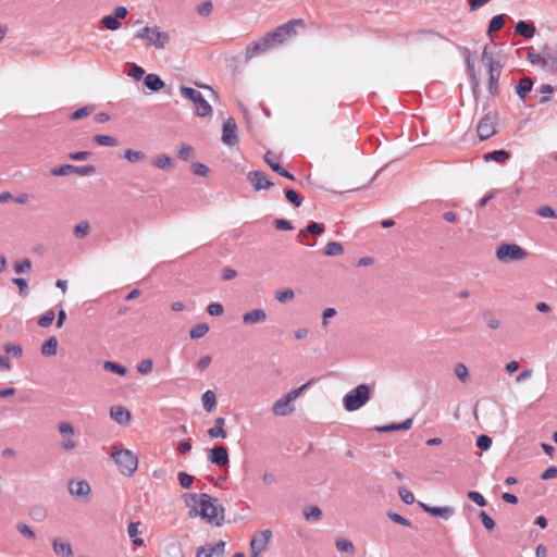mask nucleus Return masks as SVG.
Segmentation results:
<instances>
[{"mask_svg":"<svg viewBox=\"0 0 557 557\" xmlns=\"http://www.w3.org/2000/svg\"><path fill=\"white\" fill-rule=\"evenodd\" d=\"M371 398V387L359 384L343 397V406L346 411L354 412L362 408Z\"/></svg>","mask_w":557,"mask_h":557,"instance_id":"nucleus-1","label":"nucleus"},{"mask_svg":"<svg viewBox=\"0 0 557 557\" xmlns=\"http://www.w3.org/2000/svg\"><path fill=\"white\" fill-rule=\"evenodd\" d=\"M208 460L218 467L228 466L230 455L227 448L222 445H215L208 449Z\"/></svg>","mask_w":557,"mask_h":557,"instance_id":"nucleus-9","label":"nucleus"},{"mask_svg":"<svg viewBox=\"0 0 557 557\" xmlns=\"http://www.w3.org/2000/svg\"><path fill=\"white\" fill-rule=\"evenodd\" d=\"M413 423V418H408L404 420L400 423H389L385 425H380L375 428V431L380 433H388V432H395V431H407L411 429Z\"/></svg>","mask_w":557,"mask_h":557,"instance_id":"nucleus-19","label":"nucleus"},{"mask_svg":"<svg viewBox=\"0 0 557 557\" xmlns=\"http://www.w3.org/2000/svg\"><path fill=\"white\" fill-rule=\"evenodd\" d=\"M247 180L252 184L255 190L257 191L269 189L274 185V183L269 180L267 174L259 170L250 171L247 175Z\"/></svg>","mask_w":557,"mask_h":557,"instance_id":"nucleus-12","label":"nucleus"},{"mask_svg":"<svg viewBox=\"0 0 557 557\" xmlns=\"http://www.w3.org/2000/svg\"><path fill=\"white\" fill-rule=\"evenodd\" d=\"M335 545L339 552L344 553H352L355 549L352 542L345 537L337 539Z\"/></svg>","mask_w":557,"mask_h":557,"instance_id":"nucleus-45","label":"nucleus"},{"mask_svg":"<svg viewBox=\"0 0 557 557\" xmlns=\"http://www.w3.org/2000/svg\"><path fill=\"white\" fill-rule=\"evenodd\" d=\"M503 69H491L487 71V90L492 96H497L499 92L498 83Z\"/></svg>","mask_w":557,"mask_h":557,"instance_id":"nucleus-23","label":"nucleus"},{"mask_svg":"<svg viewBox=\"0 0 557 557\" xmlns=\"http://www.w3.org/2000/svg\"><path fill=\"white\" fill-rule=\"evenodd\" d=\"M194 156V148L187 144H183L177 152V157L183 161H188Z\"/></svg>","mask_w":557,"mask_h":557,"instance_id":"nucleus-56","label":"nucleus"},{"mask_svg":"<svg viewBox=\"0 0 557 557\" xmlns=\"http://www.w3.org/2000/svg\"><path fill=\"white\" fill-rule=\"evenodd\" d=\"M73 170H74L73 164H61L59 166L52 168L50 173L53 176H63V175L72 174Z\"/></svg>","mask_w":557,"mask_h":557,"instance_id":"nucleus-46","label":"nucleus"},{"mask_svg":"<svg viewBox=\"0 0 557 557\" xmlns=\"http://www.w3.org/2000/svg\"><path fill=\"white\" fill-rule=\"evenodd\" d=\"M242 319L244 324L251 325L264 321L267 319V313L263 309H252L245 312Z\"/></svg>","mask_w":557,"mask_h":557,"instance_id":"nucleus-25","label":"nucleus"},{"mask_svg":"<svg viewBox=\"0 0 557 557\" xmlns=\"http://www.w3.org/2000/svg\"><path fill=\"white\" fill-rule=\"evenodd\" d=\"M110 417L119 424H126L131 421V412L123 406H112Z\"/></svg>","mask_w":557,"mask_h":557,"instance_id":"nucleus-22","label":"nucleus"},{"mask_svg":"<svg viewBox=\"0 0 557 557\" xmlns=\"http://www.w3.org/2000/svg\"><path fill=\"white\" fill-rule=\"evenodd\" d=\"M101 24L109 30H116L122 26V23L115 17L113 13L104 15L101 18Z\"/></svg>","mask_w":557,"mask_h":557,"instance_id":"nucleus-37","label":"nucleus"},{"mask_svg":"<svg viewBox=\"0 0 557 557\" xmlns=\"http://www.w3.org/2000/svg\"><path fill=\"white\" fill-rule=\"evenodd\" d=\"M57 349L58 338L55 336H50L42 343L40 351L44 356L50 357L57 354Z\"/></svg>","mask_w":557,"mask_h":557,"instance_id":"nucleus-31","label":"nucleus"},{"mask_svg":"<svg viewBox=\"0 0 557 557\" xmlns=\"http://www.w3.org/2000/svg\"><path fill=\"white\" fill-rule=\"evenodd\" d=\"M135 37L147 40L149 45L157 49H163L170 41V35L165 32H161L157 26H145L137 30Z\"/></svg>","mask_w":557,"mask_h":557,"instance_id":"nucleus-5","label":"nucleus"},{"mask_svg":"<svg viewBox=\"0 0 557 557\" xmlns=\"http://www.w3.org/2000/svg\"><path fill=\"white\" fill-rule=\"evenodd\" d=\"M152 164L158 169L164 170L172 164V159L168 154L161 153L154 158Z\"/></svg>","mask_w":557,"mask_h":557,"instance_id":"nucleus-43","label":"nucleus"},{"mask_svg":"<svg viewBox=\"0 0 557 557\" xmlns=\"http://www.w3.org/2000/svg\"><path fill=\"white\" fill-rule=\"evenodd\" d=\"M140 522H131L127 525V534L131 537L132 544L136 547H140L144 545V540L138 536Z\"/></svg>","mask_w":557,"mask_h":557,"instance_id":"nucleus-30","label":"nucleus"},{"mask_svg":"<svg viewBox=\"0 0 557 557\" xmlns=\"http://www.w3.org/2000/svg\"><path fill=\"white\" fill-rule=\"evenodd\" d=\"M315 382V377H312L307 383L300 385L297 388L289 391L283 397L278 398L274 404L272 411L275 416L285 417L290 414L295 408L292 405L297 397H299L308 387H310Z\"/></svg>","mask_w":557,"mask_h":557,"instance_id":"nucleus-2","label":"nucleus"},{"mask_svg":"<svg viewBox=\"0 0 557 557\" xmlns=\"http://www.w3.org/2000/svg\"><path fill=\"white\" fill-rule=\"evenodd\" d=\"M476 133L479 139L486 140L497 133L491 113H486L478 123Z\"/></svg>","mask_w":557,"mask_h":557,"instance_id":"nucleus-11","label":"nucleus"},{"mask_svg":"<svg viewBox=\"0 0 557 557\" xmlns=\"http://www.w3.org/2000/svg\"><path fill=\"white\" fill-rule=\"evenodd\" d=\"M74 174H77L79 176H89L96 173V166L91 164L81 165L76 166L74 165L73 170Z\"/></svg>","mask_w":557,"mask_h":557,"instance_id":"nucleus-52","label":"nucleus"},{"mask_svg":"<svg viewBox=\"0 0 557 557\" xmlns=\"http://www.w3.org/2000/svg\"><path fill=\"white\" fill-rule=\"evenodd\" d=\"M271 537L272 531L269 529L262 530L251 537L250 552L253 553V557H258L263 550H265Z\"/></svg>","mask_w":557,"mask_h":557,"instance_id":"nucleus-8","label":"nucleus"},{"mask_svg":"<svg viewBox=\"0 0 557 557\" xmlns=\"http://www.w3.org/2000/svg\"><path fill=\"white\" fill-rule=\"evenodd\" d=\"M479 517H480V519L482 521L483 527L487 531L494 530L496 523H495L494 519L486 511L481 510L480 513H479Z\"/></svg>","mask_w":557,"mask_h":557,"instance_id":"nucleus-54","label":"nucleus"},{"mask_svg":"<svg viewBox=\"0 0 557 557\" xmlns=\"http://www.w3.org/2000/svg\"><path fill=\"white\" fill-rule=\"evenodd\" d=\"M461 53H462V55L465 58V61H466V66H467V73H468V76H469V81H473L476 77V74H475V71H474V64L471 61L470 50L467 47H463L462 50H461Z\"/></svg>","mask_w":557,"mask_h":557,"instance_id":"nucleus-36","label":"nucleus"},{"mask_svg":"<svg viewBox=\"0 0 557 557\" xmlns=\"http://www.w3.org/2000/svg\"><path fill=\"white\" fill-rule=\"evenodd\" d=\"M467 497L479 507H485L487 505L485 497L478 491H469Z\"/></svg>","mask_w":557,"mask_h":557,"instance_id":"nucleus-49","label":"nucleus"},{"mask_svg":"<svg viewBox=\"0 0 557 557\" xmlns=\"http://www.w3.org/2000/svg\"><path fill=\"white\" fill-rule=\"evenodd\" d=\"M224 425H225V418H223V417L215 418L214 426H212L208 430L209 437L222 438V440L226 438L227 432L224 430Z\"/></svg>","mask_w":557,"mask_h":557,"instance_id":"nucleus-27","label":"nucleus"},{"mask_svg":"<svg viewBox=\"0 0 557 557\" xmlns=\"http://www.w3.org/2000/svg\"><path fill=\"white\" fill-rule=\"evenodd\" d=\"M177 479L183 488H190L194 482V476L185 471L178 472Z\"/></svg>","mask_w":557,"mask_h":557,"instance_id":"nucleus-53","label":"nucleus"},{"mask_svg":"<svg viewBox=\"0 0 557 557\" xmlns=\"http://www.w3.org/2000/svg\"><path fill=\"white\" fill-rule=\"evenodd\" d=\"M505 17H506L505 14H498V15L493 16L490 20L488 27H487V35L490 37H492L493 33L499 30L504 26Z\"/></svg>","mask_w":557,"mask_h":557,"instance_id":"nucleus-33","label":"nucleus"},{"mask_svg":"<svg viewBox=\"0 0 557 557\" xmlns=\"http://www.w3.org/2000/svg\"><path fill=\"white\" fill-rule=\"evenodd\" d=\"M294 298V292L290 288H284L275 292V299L280 302H286Z\"/></svg>","mask_w":557,"mask_h":557,"instance_id":"nucleus-57","label":"nucleus"},{"mask_svg":"<svg viewBox=\"0 0 557 557\" xmlns=\"http://www.w3.org/2000/svg\"><path fill=\"white\" fill-rule=\"evenodd\" d=\"M209 329L208 323H197L189 330V336L191 339H199L208 333Z\"/></svg>","mask_w":557,"mask_h":557,"instance_id":"nucleus-34","label":"nucleus"},{"mask_svg":"<svg viewBox=\"0 0 557 557\" xmlns=\"http://www.w3.org/2000/svg\"><path fill=\"white\" fill-rule=\"evenodd\" d=\"M398 495L406 505H411L414 502V495L412 492L404 486L398 488Z\"/></svg>","mask_w":557,"mask_h":557,"instance_id":"nucleus-59","label":"nucleus"},{"mask_svg":"<svg viewBox=\"0 0 557 557\" xmlns=\"http://www.w3.org/2000/svg\"><path fill=\"white\" fill-rule=\"evenodd\" d=\"M32 268V262L28 258H24L22 260H17L13 264L14 272L16 274H22Z\"/></svg>","mask_w":557,"mask_h":557,"instance_id":"nucleus-47","label":"nucleus"},{"mask_svg":"<svg viewBox=\"0 0 557 557\" xmlns=\"http://www.w3.org/2000/svg\"><path fill=\"white\" fill-rule=\"evenodd\" d=\"M495 255L499 261L509 262L523 259L528 252L515 243H503L496 248Z\"/></svg>","mask_w":557,"mask_h":557,"instance_id":"nucleus-6","label":"nucleus"},{"mask_svg":"<svg viewBox=\"0 0 557 557\" xmlns=\"http://www.w3.org/2000/svg\"><path fill=\"white\" fill-rule=\"evenodd\" d=\"M16 529L17 531L25 537L29 539V540H35L36 539V534L35 532L30 529L29 525H27L26 523L24 522H17L16 524Z\"/></svg>","mask_w":557,"mask_h":557,"instance_id":"nucleus-60","label":"nucleus"},{"mask_svg":"<svg viewBox=\"0 0 557 557\" xmlns=\"http://www.w3.org/2000/svg\"><path fill=\"white\" fill-rule=\"evenodd\" d=\"M284 193L286 200L294 207L298 208L302 205L304 198L295 189L285 187Z\"/></svg>","mask_w":557,"mask_h":557,"instance_id":"nucleus-35","label":"nucleus"},{"mask_svg":"<svg viewBox=\"0 0 557 557\" xmlns=\"http://www.w3.org/2000/svg\"><path fill=\"white\" fill-rule=\"evenodd\" d=\"M54 319H55V312L52 309H50V310H47L42 315L39 317L37 323L41 327H48L52 324Z\"/></svg>","mask_w":557,"mask_h":557,"instance_id":"nucleus-42","label":"nucleus"},{"mask_svg":"<svg viewBox=\"0 0 557 557\" xmlns=\"http://www.w3.org/2000/svg\"><path fill=\"white\" fill-rule=\"evenodd\" d=\"M124 158L131 163H136L144 160L146 154L139 150L126 149L124 151Z\"/></svg>","mask_w":557,"mask_h":557,"instance_id":"nucleus-41","label":"nucleus"},{"mask_svg":"<svg viewBox=\"0 0 557 557\" xmlns=\"http://www.w3.org/2000/svg\"><path fill=\"white\" fill-rule=\"evenodd\" d=\"M128 75L131 77H133L134 79H136V81H139V79H141V78H144L146 76L145 75V70L141 66H139L138 64H136V63H133L131 65V70L128 72Z\"/></svg>","mask_w":557,"mask_h":557,"instance_id":"nucleus-64","label":"nucleus"},{"mask_svg":"<svg viewBox=\"0 0 557 557\" xmlns=\"http://www.w3.org/2000/svg\"><path fill=\"white\" fill-rule=\"evenodd\" d=\"M387 517L395 523H398L400 525H404V527H411V521L407 518H405L404 516H401L400 513L398 512H395V511H392L389 510L387 512Z\"/></svg>","mask_w":557,"mask_h":557,"instance_id":"nucleus-51","label":"nucleus"},{"mask_svg":"<svg viewBox=\"0 0 557 557\" xmlns=\"http://www.w3.org/2000/svg\"><path fill=\"white\" fill-rule=\"evenodd\" d=\"M283 27H280L277 26L274 30L272 32H269L265 34V36L268 37V39L271 41V44L273 45V47L276 45V44H280L283 41L284 38H286V34L283 33Z\"/></svg>","mask_w":557,"mask_h":557,"instance_id":"nucleus-40","label":"nucleus"},{"mask_svg":"<svg viewBox=\"0 0 557 557\" xmlns=\"http://www.w3.org/2000/svg\"><path fill=\"white\" fill-rule=\"evenodd\" d=\"M90 485L86 480H70L69 481V492L72 496L77 498L88 497L90 494Z\"/></svg>","mask_w":557,"mask_h":557,"instance_id":"nucleus-15","label":"nucleus"},{"mask_svg":"<svg viewBox=\"0 0 557 557\" xmlns=\"http://www.w3.org/2000/svg\"><path fill=\"white\" fill-rule=\"evenodd\" d=\"M181 94L188 100H190L196 108V114L200 117H206L211 115L212 113V107L211 104L205 99L202 94L191 87H187L182 85L180 87Z\"/></svg>","mask_w":557,"mask_h":557,"instance_id":"nucleus-4","label":"nucleus"},{"mask_svg":"<svg viewBox=\"0 0 557 557\" xmlns=\"http://www.w3.org/2000/svg\"><path fill=\"white\" fill-rule=\"evenodd\" d=\"M12 283L18 287V294L22 297H26L27 295V280L24 277H13Z\"/></svg>","mask_w":557,"mask_h":557,"instance_id":"nucleus-62","label":"nucleus"},{"mask_svg":"<svg viewBox=\"0 0 557 557\" xmlns=\"http://www.w3.org/2000/svg\"><path fill=\"white\" fill-rule=\"evenodd\" d=\"M533 85L534 82L530 76H523L515 86V91L521 100H524L532 90Z\"/></svg>","mask_w":557,"mask_h":557,"instance_id":"nucleus-24","label":"nucleus"},{"mask_svg":"<svg viewBox=\"0 0 557 557\" xmlns=\"http://www.w3.org/2000/svg\"><path fill=\"white\" fill-rule=\"evenodd\" d=\"M112 458L124 475L132 476L138 467V458L129 449H117L116 446H113Z\"/></svg>","mask_w":557,"mask_h":557,"instance_id":"nucleus-3","label":"nucleus"},{"mask_svg":"<svg viewBox=\"0 0 557 557\" xmlns=\"http://www.w3.org/2000/svg\"><path fill=\"white\" fill-rule=\"evenodd\" d=\"M325 231V226L323 223H319L315 221H310L307 226L299 231L298 237L305 236L306 233H310L313 236H320Z\"/></svg>","mask_w":557,"mask_h":557,"instance_id":"nucleus-29","label":"nucleus"},{"mask_svg":"<svg viewBox=\"0 0 557 557\" xmlns=\"http://www.w3.org/2000/svg\"><path fill=\"white\" fill-rule=\"evenodd\" d=\"M103 369L120 376H124L127 373L126 367L116 361L111 360H107L103 362Z\"/></svg>","mask_w":557,"mask_h":557,"instance_id":"nucleus-32","label":"nucleus"},{"mask_svg":"<svg viewBox=\"0 0 557 557\" xmlns=\"http://www.w3.org/2000/svg\"><path fill=\"white\" fill-rule=\"evenodd\" d=\"M344 251L343 245L338 242H329L324 249V255L327 257H335L342 255Z\"/></svg>","mask_w":557,"mask_h":557,"instance_id":"nucleus-38","label":"nucleus"},{"mask_svg":"<svg viewBox=\"0 0 557 557\" xmlns=\"http://www.w3.org/2000/svg\"><path fill=\"white\" fill-rule=\"evenodd\" d=\"M418 504L424 512L431 515L432 517H438L444 520H448L455 513V509L449 506H430L422 502H418Z\"/></svg>","mask_w":557,"mask_h":557,"instance_id":"nucleus-14","label":"nucleus"},{"mask_svg":"<svg viewBox=\"0 0 557 557\" xmlns=\"http://www.w3.org/2000/svg\"><path fill=\"white\" fill-rule=\"evenodd\" d=\"M511 158V153L505 149L493 150L483 154L485 162L503 163Z\"/></svg>","mask_w":557,"mask_h":557,"instance_id":"nucleus-26","label":"nucleus"},{"mask_svg":"<svg viewBox=\"0 0 557 557\" xmlns=\"http://www.w3.org/2000/svg\"><path fill=\"white\" fill-rule=\"evenodd\" d=\"M144 86L152 92H158L165 87V83L158 74L149 73L144 77Z\"/></svg>","mask_w":557,"mask_h":557,"instance_id":"nucleus-20","label":"nucleus"},{"mask_svg":"<svg viewBox=\"0 0 557 557\" xmlns=\"http://www.w3.org/2000/svg\"><path fill=\"white\" fill-rule=\"evenodd\" d=\"M202 407L206 412H212L216 407V395L213 391L208 389L201 395Z\"/></svg>","mask_w":557,"mask_h":557,"instance_id":"nucleus-28","label":"nucleus"},{"mask_svg":"<svg viewBox=\"0 0 557 557\" xmlns=\"http://www.w3.org/2000/svg\"><path fill=\"white\" fill-rule=\"evenodd\" d=\"M482 317L486 320V325L490 329L496 330L500 326V321L497 318H495L490 310H484L482 312Z\"/></svg>","mask_w":557,"mask_h":557,"instance_id":"nucleus-50","label":"nucleus"},{"mask_svg":"<svg viewBox=\"0 0 557 557\" xmlns=\"http://www.w3.org/2000/svg\"><path fill=\"white\" fill-rule=\"evenodd\" d=\"M271 48H273V45L268 39V37L264 35L259 40H255L247 46L246 59H252L260 53L267 52Z\"/></svg>","mask_w":557,"mask_h":557,"instance_id":"nucleus-13","label":"nucleus"},{"mask_svg":"<svg viewBox=\"0 0 557 557\" xmlns=\"http://www.w3.org/2000/svg\"><path fill=\"white\" fill-rule=\"evenodd\" d=\"M94 141L98 146L114 147L117 145V139L110 135L97 134L94 136Z\"/></svg>","mask_w":557,"mask_h":557,"instance_id":"nucleus-39","label":"nucleus"},{"mask_svg":"<svg viewBox=\"0 0 557 557\" xmlns=\"http://www.w3.org/2000/svg\"><path fill=\"white\" fill-rule=\"evenodd\" d=\"M271 151H268L263 158L264 162L270 166V169L287 180L295 181V175L287 171L286 169H284L278 161L274 160L271 157Z\"/></svg>","mask_w":557,"mask_h":557,"instance_id":"nucleus-17","label":"nucleus"},{"mask_svg":"<svg viewBox=\"0 0 557 557\" xmlns=\"http://www.w3.org/2000/svg\"><path fill=\"white\" fill-rule=\"evenodd\" d=\"M221 140L224 145L233 147L238 143L237 125L233 117H228L222 127Z\"/></svg>","mask_w":557,"mask_h":557,"instance_id":"nucleus-10","label":"nucleus"},{"mask_svg":"<svg viewBox=\"0 0 557 557\" xmlns=\"http://www.w3.org/2000/svg\"><path fill=\"white\" fill-rule=\"evenodd\" d=\"M215 502H218L216 498H213L207 493H201L199 495V510L194 508L195 515H199L210 523L213 522L214 519L218 518V506L214 505Z\"/></svg>","mask_w":557,"mask_h":557,"instance_id":"nucleus-7","label":"nucleus"},{"mask_svg":"<svg viewBox=\"0 0 557 557\" xmlns=\"http://www.w3.org/2000/svg\"><path fill=\"white\" fill-rule=\"evenodd\" d=\"M153 362L151 359L147 358L137 363V371L140 374H148L152 371Z\"/></svg>","mask_w":557,"mask_h":557,"instance_id":"nucleus-63","label":"nucleus"},{"mask_svg":"<svg viewBox=\"0 0 557 557\" xmlns=\"http://www.w3.org/2000/svg\"><path fill=\"white\" fill-rule=\"evenodd\" d=\"M213 10V3L211 0H206L202 3L198 4L196 8L197 13L200 16L209 15Z\"/></svg>","mask_w":557,"mask_h":557,"instance_id":"nucleus-58","label":"nucleus"},{"mask_svg":"<svg viewBox=\"0 0 557 557\" xmlns=\"http://www.w3.org/2000/svg\"><path fill=\"white\" fill-rule=\"evenodd\" d=\"M52 547H53V552L57 556H61V557H72L73 556V549H72L71 544L60 537H55L52 540Z\"/></svg>","mask_w":557,"mask_h":557,"instance_id":"nucleus-21","label":"nucleus"},{"mask_svg":"<svg viewBox=\"0 0 557 557\" xmlns=\"http://www.w3.org/2000/svg\"><path fill=\"white\" fill-rule=\"evenodd\" d=\"M492 437L486 435V434H480L478 437H476V442H475V445L478 448H480L481 450H488L492 446Z\"/></svg>","mask_w":557,"mask_h":557,"instance_id":"nucleus-48","label":"nucleus"},{"mask_svg":"<svg viewBox=\"0 0 557 557\" xmlns=\"http://www.w3.org/2000/svg\"><path fill=\"white\" fill-rule=\"evenodd\" d=\"M491 48H495V45L487 44L483 48L481 58L483 65L486 67V71H491V69H503V64L494 58Z\"/></svg>","mask_w":557,"mask_h":557,"instance_id":"nucleus-16","label":"nucleus"},{"mask_svg":"<svg viewBox=\"0 0 557 557\" xmlns=\"http://www.w3.org/2000/svg\"><path fill=\"white\" fill-rule=\"evenodd\" d=\"M89 223L87 221H82L74 226V235L78 238L85 237L89 232Z\"/></svg>","mask_w":557,"mask_h":557,"instance_id":"nucleus-55","label":"nucleus"},{"mask_svg":"<svg viewBox=\"0 0 557 557\" xmlns=\"http://www.w3.org/2000/svg\"><path fill=\"white\" fill-rule=\"evenodd\" d=\"M455 374L461 382H466L469 377L468 368L462 362H458L455 366Z\"/></svg>","mask_w":557,"mask_h":557,"instance_id":"nucleus-61","label":"nucleus"},{"mask_svg":"<svg viewBox=\"0 0 557 557\" xmlns=\"http://www.w3.org/2000/svg\"><path fill=\"white\" fill-rule=\"evenodd\" d=\"M304 516L307 520H319L322 516V510L319 506L312 505L304 510Z\"/></svg>","mask_w":557,"mask_h":557,"instance_id":"nucleus-44","label":"nucleus"},{"mask_svg":"<svg viewBox=\"0 0 557 557\" xmlns=\"http://www.w3.org/2000/svg\"><path fill=\"white\" fill-rule=\"evenodd\" d=\"M536 32L535 25L533 22H528L524 20H520L515 26V33L524 39H531L534 37Z\"/></svg>","mask_w":557,"mask_h":557,"instance_id":"nucleus-18","label":"nucleus"}]
</instances>
